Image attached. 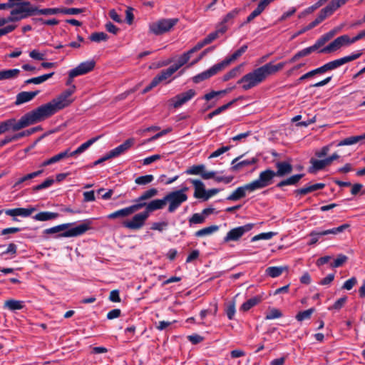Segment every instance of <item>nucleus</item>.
<instances>
[{"instance_id": "obj_40", "label": "nucleus", "mask_w": 365, "mask_h": 365, "mask_svg": "<svg viewBox=\"0 0 365 365\" xmlns=\"http://www.w3.org/2000/svg\"><path fill=\"white\" fill-rule=\"evenodd\" d=\"M219 227L217 225H212L210 227H205L203 229H201L195 232L196 237H203L205 235H210L213 233L214 232L218 230Z\"/></svg>"}, {"instance_id": "obj_6", "label": "nucleus", "mask_w": 365, "mask_h": 365, "mask_svg": "<svg viewBox=\"0 0 365 365\" xmlns=\"http://www.w3.org/2000/svg\"><path fill=\"white\" fill-rule=\"evenodd\" d=\"M165 204L168 202V212H173L182 202L187 200V196L183 190H176L168 193L165 197Z\"/></svg>"}, {"instance_id": "obj_28", "label": "nucleus", "mask_w": 365, "mask_h": 365, "mask_svg": "<svg viewBox=\"0 0 365 365\" xmlns=\"http://www.w3.org/2000/svg\"><path fill=\"white\" fill-rule=\"evenodd\" d=\"M247 48V46L246 45L242 46L241 48H240L238 50H237L235 52H234L229 58H227L220 63L222 68H225L226 66H227L231 62L237 60L240 56L244 53Z\"/></svg>"}, {"instance_id": "obj_12", "label": "nucleus", "mask_w": 365, "mask_h": 365, "mask_svg": "<svg viewBox=\"0 0 365 365\" xmlns=\"http://www.w3.org/2000/svg\"><path fill=\"white\" fill-rule=\"evenodd\" d=\"M252 227V224H247L244 226L232 229L227 232V235L224 238V241L225 242L230 241H237L245 232L251 230Z\"/></svg>"}, {"instance_id": "obj_26", "label": "nucleus", "mask_w": 365, "mask_h": 365, "mask_svg": "<svg viewBox=\"0 0 365 365\" xmlns=\"http://www.w3.org/2000/svg\"><path fill=\"white\" fill-rule=\"evenodd\" d=\"M39 93L38 91H23L17 94L15 104L21 105L22 103L29 102L31 101L37 94Z\"/></svg>"}, {"instance_id": "obj_2", "label": "nucleus", "mask_w": 365, "mask_h": 365, "mask_svg": "<svg viewBox=\"0 0 365 365\" xmlns=\"http://www.w3.org/2000/svg\"><path fill=\"white\" fill-rule=\"evenodd\" d=\"M37 7L29 1H16V5L10 11L9 21H19L28 17L36 15Z\"/></svg>"}, {"instance_id": "obj_38", "label": "nucleus", "mask_w": 365, "mask_h": 365, "mask_svg": "<svg viewBox=\"0 0 365 365\" xmlns=\"http://www.w3.org/2000/svg\"><path fill=\"white\" fill-rule=\"evenodd\" d=\"M4 306L5 307H7L9 309L12 311L21 309L24 307L23 302L14 299L6 301L4 303Z\"/></svg>"}, {"instance_id": "obj_7", "label": "nucleus", "mask_w": 365, "mask_h": 365, "mask_svg": "<svg viewBox=\"0 0 365 365\" xmlns=\"http://www.w3.org/2000/svg\"><path fill=\"white\" fill-rule=\"evenodd\" d=\"M196 95L197 92L194 89H189L178 93L168 100V106L173 108H178L192 99Z\"/></svg>"}, {"instance_id": "obj_27", "label": "nucleus", "mask_w": 365, "mask_h": 365, "mask_svg": "<svg viewBox=\"0 0 365 365\" xmlns=\"http://www.w3.org/2000/svg\"><path fill=\"white\" fill-rule=\"evenodd\" d=\"M191 182L195 187L194 196L196 198H202L205 200L206 190L203 182L199 180H192Z\"/></svg>"}, {"instance_id": "obj_11", "label": "nucleus", "mask_w": 365, "mask_h": 365, "mask_svg": "<svg viewBox=\"0 0 365 365\" xmlns=\"http://www.w3.org/2000/svg\"><path fill=\"white\" fill-rule=\"evenodd\" d=\"M148 218L147 213L142 212L135 215L130 220L124 221L123 225L130 230H139L145 225Z\"/></svg>"}, {"instance_id": "obj_61", "label": "nucleus", "mask_w": 365, "mask_h": 365, "mask_svg": "<svg viewBox=\"0 0 365 365\" xmlns=\"http://www.w3.org/2000/svg\"><path fill=\"white\" fill-rule=\"evenodd\" d=\"M168 225V223L167 222H165V221L158 222L153 223L150 228L153 230H158L159 232H163L164 230L166 229Z\"/></svg>"}, {"instance_id": "obj_13", "label": "nucleus", "mask_w": 365, "mask_h": 365, "mask_svg": "<svg viewBox=\"0 0 365 365\" xmlns=\"http://www.w3.org/2000/svg\"><path fill=\"white\" fill-rule=\"evenodd\" d=\"M91 222L87 220L83 223L66 231L65 232L61 234L59 236L64 237H70L81 235L91 229Z\"/></svg>"}, {"instance_id": "obj_37", "label": "nucleus", "mask_w": 365, "mask_h": 365, "mask_svg": "<svg viewBox=\"0 0 365 365\" xmlns=\"http://www.w3.org/2000/svg\"><path fill=\"white\" fill-rule=\"evenodd\" d=\"M53 74H54V73L52 72V73H50L48 74H44L41 76L32 78L26 80L25 81V83L26 84H30V83L40 84V83H42L43 82L46 81L48 78H51L53 76Z\"/></svg>"}, {"instance_id": "obj_24", "label": "nucleus", "mask_w": 365, "mask_h": 365, "mask_svg": "<svg viewBox=\"0 0 365 365\" xmlns=\"http://www.w3.org/2000/svg\"><path fill=\"white\" fill-rule=\"evenodd\" d=\"M36 210L35 207L29 208H16L6 210V214L9 216H23L28 217L31 215Z\"/></svg>"}, {"instance_id": "obj_62", "label": "nucleus", "mask_w": 365, "mask_h": 365, "mask_svg": "<svg viewBox=\"0 0 365 365\" xmlns=\"http://www.w3.org/2000/svg\"><path fill=\"white\" fill-rule=\"evenodd\" d=\"M317 49V46L315 44H314L310 47L302 49V51L297 52V53L299 58H302L309 55L310 53H312V52L315 51Z\"/></svg>"}, {"instance_id": "obj_21", "label": "nucleus", "mask_w": 365, "mask_h": 365, "mask_svg": "<svg viewBox=\"0 0 365 365\" xmlns=\"http://www.w3.org/2000/svg\"><path fill=\"white\" fill-rule=\"evenodd\" d=\"M139 207L140 205H136V204H135L128 207L117 210L113 213H110L108 215V218L114 219L117 217H125L129 216L139 210Z\"/></svg>"}, {"instance_id": "obj_36", "label": "nucleus", "mask_w": 365, "mask_h": 365, "mask_svg": "<svg viewBox=\"0 0 365 365\" xmlns=\"http://www.w3.org/2000/svg\"><path fill=\"white\" fill-rule=\"evenodd\" d=\"M191 54L192 53L188 51L179 57L175 64L171 66V67L175 69V72L189 61Z\"/></svg>"}, {"instance_id": "obj_43", "label": "nucleus", "mask_w": 365, "mask_h": 365, "mask_svg": "<svg viewBox=\"0 0 365 365\" xmlns=\"http://www.w3.org/2000/svg\"><path fill=\"white\" fill-rule=\"evenodd\" d=\"M333 14L331 9H329L328 6L322 9L319 13L317 17L315 19L319 24L322 22L326 18L331 16Z\"/></svg>"}, {"instance_id": "obj_48", "label": "nucleus", "mask_w": 365, "mask_h": 365, "mask_svg": "<svg viewBox=\"0 0 365 365\" xmlns=\"http://www.w3.org/2000/svg\"><path fill=\"white\" fill-rule=\"evenodd\" d=\"M3 72V78L4 80L6 79H13L16 78L20 73V70L17 68L4 70Z\"/></svg>"}, {"instance_id": "obj_22", "label": "nucleus", "mask_w": 365, "mask_h": 365, "mask_svg": "<svg viewBox=\"0 0 365 365\" xmlns=\"http://www.w3.org/2000/svg\"><path fill=\"white\" fill-rule=\"evenodd\" d=\"M277 172H275V176L283 177L289 175L292 172V165L286 161L277 162L275 164Z\"/></svg>"}, {"instance_id": "obj_15", "label": "nucleus", "mask_w": 365, "mask_h": 365, "mask_svg": "<svg viewBox=\"0 0 365 365\" xmlns=\"http://www.w3.org/2000/svg\"><path fill=\"white\" fill-rule=\"evenodd\" d=\"M361 53H354L326 63L328 71L334 70L346 63L351 62L359 58Z\"/></svg>"}, {"instance_id": "obj_64", "label": "nucleus", "mask_w": 365, "mask_h": 365, "mask_svg": "<svg viewBox=\"0 0 365 365\" xmlns=\"http://www.w3.org/2000/svg\"><path fill=\"white\" fill-rule=\"evenodd\" d=\"M263 11L257 7L247 18V20L241 25L244 26L245 24L251 22L255 18L260 15Z\"/></svg>"}, {"instance_id": "obj_8", "label": "nucleus", "mask_w": 365, "mask_h": 365, "mask_svg": "<svg viewBox=\"0 0 365 365\" xmlns=\"http://www.w3.org/2000/svg\"><path fill=\"white\" fill-rule=\"evenodd\" d=\"M275 172L272 170H266L260 173L258 179L250 182L253 190L264 188L271 184Z\"/></svg>"}, {"instance_id": "obj_49", "label": "nucleus", "mask_w": 365, "mask_h": 365, "mask_svg": "<svg viewBox=\"0 0 365 365\" xmlns=\"http://www.w3.org/2000/svg\"><path fill=\"white\" fill-rule=\"evenodd\" d=\"M333 34H334V32L329 31L328 33L322 36L314 43L317 46V48H319L324 44H325L328 41H329L331 38H332Z\"/></svg>"}, {"instance_id": "obj_47", "label": "nucleus", "mask_w": 365, "mask_h": 365, "mask_svg": "<svg viewBox=\"0 0 365 365\" xmlns=\"http://www.w3.org/2000/svg\"><path fill=\"white\" fill-rule=\"evenodd\" d=\"M259 302V298H258V297H254V298L250 299L249 300H247V302H245V303L242 304L240 309L244 312H247L250 309H251L252 307L257 304Z\"/></svg>"}, {"instance_id": "obj_60", "label": "nucleus", "mask_w": 365, "mask_h": 365, "mask_svg": "<svg viewBox=\"0 0 365 365\" xmlns=\"http://www.w3.org/2000/svg\"><path fill=\"white\" fill-rule=\"evenodd\" d=\"M53 182L54 180L52 178H48L46 180H44L42 183L34 187L33 190L34 191H38L44 188H47L52 185Z\"/></svg>"}, {"instance_id": "obj_54", "label": "nucleus", "mask_w": 365, "mask_h": 365, "mask_svg": "<svg viewBox=\"0 0 365 365\" xmlns=\"http://www.w3.org/2000/svg\"><path fill=\"white\" fill-rule=\"evenodd\" d=\"M205 167L204 165H193L187 170L186 173L190 175H200L205 170Z\"/></svg>"}, {"instance_id": "obj_57", "label": "nucleus", "mask_w": 365, "mask_h": 365, "mask_svg": "<svg viewBox=\"0 0 365 365\" xmlns=\"http://www.w3.org/2000/svg\"><path fill=\"white\" fill-rule=\"evenodd\" d=\"M349 0H332L327 6L334 13L337 9L344 5Z\"/></svg>"}, {"instance_id": "obj_34", "label": "nucleus", "mask_w": 365, "mask_h": 365, "mask_svg": "<svg viewBox=\"0 0 365 365\" xmlns=\"http://www.w3.org/2000/svg\"><path fill=\"white\" fill-rule=\"evenodd\" d=\"M58 216V214L56 212H41L36 214L34 218L38 221H48L56 219Z\"/></svg>"}, {"instance_id": "obj_20", "label": "nucleus", "mask_w": 365, "mask_h": 365, "mask_svg": "<svg viewBox=\"0 0 365 365\" xmlns=\"http://www.w3.org/2000/svg\"><path fill=\"white\" fill-rule=\"evenodd\" d=\"M246 191H254L250 183L237 188L231 195L227 197V200L230 201H237L246 195Z\"/></svg>"}, {"instance_id": "obj_50", "label": "nucleus", "mask_w": 365, "mask_h": 365, "mask_svg": "<svg viewBox=\"0 0 365 365\" xmlns=\"http://www.w3.org/2000/svg\"><path fill=\"white\" fill-rule=\"evenodd\" d=\"M314 309L311 308L307 310L300 312L296 315V319L299 322H302L304 319H308L311 317Z\"/></svg>"}, {"instance_id": "obj_56", "label": "nucleus", "mask_w": 365, "mask_h": 365, "mask_svg": "<svg viewBox=\"0 0 365 365\" xmlns=\"http://www.w3.org/2000/svg\"><path fill=\"white\" fill-rule=\"evenodd\" d=\"M282 316V313L281 312L280 310L275 309V308H272L267 314L265 319L267 320H271V319L279 318Z\"/></svg>"}, {"instance_id": "obj_53", "label": "nucleus", "mask_w": 365, "mask_h": 365, "mask_svg": "<svg viewBox=\"0 0 365 365\" xmlns=\"http://www.w3.org/2000/svg\"><path fill=\"white\" fill-rule=\"evenodd\" d=\"M71 225V224L69 223H67V224H62V225H58V226H56V227H51V228H48V229H46L44 232L46 233V234H54V233H57V232H59L61 231H63L65 230L66 229H67L69 226Z\"/></svg>"}, {"instance_id": "obj_17", "label": "nucleus", "mask_w": 365, "mask_h": 365, "mask_svg": "<svg viewBox=\"0 0 365 365\" xmlns=\"http://www.w3.org/2000/svg\"><path fill=\"white\" fill-rule=\"evenodd\" d=\"M222 69L223 68H222L220 63L215 64L210 69L195 76L193 78V81L195 83H198L205 79L210 78L211 76H214L215 74H216Z\"/></svg>"}, {"instance_id": "obj_58", "label": "nucleus", "mask_w": 365, "mask_h": 365, "mask_svg": "<svg viewBox=\"0 0 365 365\" xmlns=\"http://www.w3.org/2000/svg\"><path fill=\"white\" fill-rule=\"evenodd\" d=\"M274 235H275V233L273 232L261 233V234L254 236L252 238V242H255V241H257L259 240H269Z\"/></svg>"}, {"instance_id": "obj_18", "label": "nucleus", "mask_w": 365, "mask_h": 365, "mask_svg": "<svg viewBox=\"0 0 365 365\" xmlns=\"http://www.w3.org/2000/svg\"><path fill=\"white\" fill-rule=\"evenodd\" d=\"M135 143V139L133 138L127 139L123 143L109 152L110 157L115 158L129 150Z\"/></svg>"}, {"instance_id": "obj_1", "label": "nucleus", "mask_w": 365, "mask_h": 365, "mask_svg": "<svg viewBox=\"0 0 365 365\" xmlns=\"http://www.w3.org/2000/svg\"><path fill=\"white\" fill-rule=\"evenodd\" d=\"M285 64V62H282L277 65L272 64L271 63H266L252 72L245 75L237 81V83L242 84V87L245 91L251 89L264 81L269 75L282 70Z\"/></svg>"}, {"instance_id": "obj_63", "label": "nucleus", "mask_w": 365, "mask_h": 365, "mask_svg": "<svg viewBox=\"0 0 365 365\" xmlns=\"http://www.w3.org/2000/svg\"><path fill=\"white\" fill-rule=\"evenodd\" d=\"M226 314L229 319H232L235 314V302H230L226 308Z\"/></svg>"}, {"instance_id": "obj_19", "label": "nucleus", "mask_w": 365, "mask_h": 365, "mask_svg": "<svg viewBox=\"0 0 365 365\" xmlns=\"http://www.w3.org/2000/svg\"><path fill=\"white\" fill-rule=\"evenodd\" d=\"M9 121H11L10 128L14 131L19 130L25 127L34 124L31 118H29V113L22 116L18 122H16L15 119H9Z\"/></svg>"}, {"instance_id": "obj_39", "label": "nucleus", "mask_w": 365, "mask_h": 365, "mask_svg": "<svg viewBox=\"0 0 365 365\" xmlns=\"http://www.w3.org/2000/svg\"><path fill=\"white\" fill-rule=\"evenodd\" d=\"M235 101H236V100H233V101L227 103V104H225V105L217 108V109H215L212 112H211L209 114H207V116H206V118L211 119L214 116H215L217 115H219L220 113H221L222 112H223L224 110H225L228 108H230L233 104V103L235 102Z\"/></svg>"}, {"instance_id": "obj_32", "label": "nucleus", "mask_w": 365, "mask_h": 365, "mask_svg": "<svg viewBox=\"0 0 365 365\" xmlns=\"http://www.w3.org/2000/svg\"><path fill=\"white\" fill-rule=\"evenodd\" d=\"M324 186L325 185L324 183H317L305 187L298 189L295 192L297 194L304 195L315 190L322 189L324 187Z\"/></svg>"}, {"instance_id": "obj_14", "label": "nucleus", "mask_w": 365, "mask_h": 365, "mask_svg": "<svg viewBox=\"0 0 365 365\" xmlns=\"http://www.w3.org/2000/svg\"><path fill=\"white\" fill-rule=\"evenodd\" d=\"M136 205H140L139 210L143 207H145V210L144 212L147 213L149 217L150 212L163 209L165 205V201L163 197V199L153 200L148 203L136 204Z\"/></svg>"}, {"instance_id": "obj_59", "label": "nucleus", "mask_w": 365, "mask_h": 365, "mask_svg": "<svg viewBox=\"0 0 365 365\" xmlns=\"http://www.w3.org/2000/svg\"><path fill=\"white\" fill-rule=\"evenodd\" d=\"M348 259V257L344 255H339L337 258L331 264V267L333 268L341 267Z\"/></svg>"}, {"instance_id": "obj_45", "label": "nucleus", "mask_w": 365, "mask_h": 365, "mask_svg": "<svg viewBox=\"0 0 365 365\" xmlns=\"http://www.w3.org/2000/svg\"><path fill=\"white\" fill-rule=\"evenodd\" d=\"M360 140H361V138H360V135L351 136L340 141L338 143L337 146L350 145L355 144Z\"/></svg>"}, {"instance_id": "obj_4", "label": "nucleus", "mask_w": 365, "mask_h": 365, "mask_svg": "<svg viewBox=\"0 0 365 365\" xmlns=\"http://www.w3.org/2000/svg\"><path fill=\"white\" fill-rule=\"evenodd\" d=\"M178 22V19H161L149 25V31L159 36L170 31Z\"/></svg>"}, {"instance_id": "obj_9", "label": "nucleus", "mask_w": 365, "mask_h": 365, "mask_svg": "<svg viewBox=\"0 0 365 365\" xmlns=\"http://www.w3.org/2000/svg\"><path fill=\"white\" fill-rule=\"evenodd\" d=\"M348 227H349V224H344L338 227L324 230L322 232L312 231L309 233V236H310L311 239H310V241L308 242V245H313L316 244L319 241L320 237H322V236H324V235H329V234L336 235L339 232H343L344 230H346Z\"/></svg>"}, {"instance_id": "obj_41", "label": "nucleus", "mask_w": 365, "mask_h": 365, "mask_svg": "<svg viewBox=\"0 0 365 365\" xmlns=\"http://www.w3.org/2000/svg\"><path fill=\"white\" fill-rule=\"evenodd\" d=\"M108 38V36L104 32H95L91 34L89 39L93 42L106 41Z\"/></svg>"}, {"instance_id": "obj_42", "label": "nucleus", "mask_w": 365, "mask_h": 365, "mask_svg": "<svg viewBox=\"0 0 365 365\" xmlns=\"http://www.w3.org/2000/svg\"><path fill=\"white\" fill-rule=\"evenodd\" d=\"M333 14L331 9H329L328 6L322 9L319 13L317 17L315 19L319 24L322 22L326 18L331 16Z\"/></svg>"}, {"instance_id": "obj_10", "label": "nucleus", "mask_w": 365, "mask_h": 365, "mask_svg": "<svg viewBox=\"0 0 365 365\" xmlns=\"http://www.w3.org/2000/svg\"><path fill=\"white\" fill-rule=\"evenodd\" d=\"M351 44V38L348 35H342L335 38L328 46L323 48L321 53H331L339 50L340 48L344 46Z\"/></svg>"}, {"instance_id": "obj_29", "label": "nucleus", "mask_w": 365, "mask_h": 365, "mask_svg": "<svg viewBox=\"0 0 365 365\" xmlns=\"http://www.w3.org/2000/svg\"><path fill=\"white\" fill-rule=\"evenodd\" d=\"M158 191L156 188H151L145 191L138 199L135 200L136 204L147 203L146 200L156 196Z\"/></svg>"}, {"instance_id": "obj_30", "label": "nucleus", "mask_w": 365, "mask_h": 365, "mask_svg": "<svg viewBox=\"0 0 365 365\" xmlns=\"http://www.w3.org/2000/svg\"><path fill=\"white\" fill-rule=\"evenodd\" d=\"M175 72V69H173L171 66L165 70H163L158 75H157L154 78V81L156 82V84L158 85L160 83L167 80L170 78L174 73Z\"/></svg>"}, {"instance_id": "obj_5", "label": "nucleus", "mask_w": 365, "mask_h": 365, "mask_svg": "<svg viewBox=\"0 0 365 365\" xmlns=\"http://www.w3.org/2000/svg\"><path fill=\"white\" fill-rule=\"evenodd\" d=\"M56 113L54 106L50 101L36 109L28 113L33 123L41 122Z\"/></svg>"}, {"instance_id": "obj_46", "label": "nucleus", "mask_w": 365, "mask_h": 365, "mask_svg": "<svg viewBox=\"0 0 365 365\" xmlns=\"http://www.w3.org/2000/svg\"><path fill=\"white\" fill-rule=\"evenodd\" d=\"M62 14V9L60 8H51V9H38L37 8L36 11V15L41 14V15H54L57 14Z\"/></svg>"}, {"instance_id": "obj_31", "label": "nucleus", "mask_w": 365, "mask_h": 365, "mask_svg": "<svg viewBox=\"0 0 365 365\" xmlns=\"http://www.w3.org/2000/svg\"><path fill=\"white\" fill-rule=\"evenodd\" d=\"M43 173V170H38V171H35V172H33V173H29V174H26L24 176L20 178L14 185L13 187L16 188V187H19L20 185L24 183V182H26V181L28 180H30L38 175H40L41 173Z\"/></svg>"}, {"instance_id": "obj_23", "label": "nucleus", "mask_w": 365, "mask_h": 365, "mask_svg": "<svg viewBox=\"0 0 365 365\" xmlns=\"http://www.w3.org/2000/svg\"><path fill=\"white\" fill-rule=\"evenodd\" d=\"M241 158L242 156L237 157L232 161V171L237 172L240 170L242 168L253 165L257 162V160L255 158L239 161Z\"/></svg>"}, {"instance_id": "obj_25", "label": "nucleus", "mask_w": 365, "mask_h": 365, "mask_svg": "<svg viewBox=\"0 0 365 365\" xmlns=\"http://www.w3.org/2000/svg\"><path fill=\"white\" fill-rule=\"evenodd\" d=\"M72 101H73L71 98H67L62 95H59L58 97L53 99L51 102L57 112L68 106L72 103Z\"/></svg>"}, {"instance_id": "obj_33", "label": "nucleus", "mask_w": 365, "mask_h": 365, "mask_svg": "<svg viewBox=\"0 0 365 365\" xmlns=\"http://www.w3.org/2000/svg\"><path fill=\"white\" fill-rule=\"evenodd\" d=\"M304 177V174H297L292 175L287 179L279 182L277 184V187H281L285 185H291L297 184L302 178Z\"/></svg>"}, {"instance_id": "obj_51", "label": "nucleus", "mask_w": 365, "mask_h": 365, "mask_svg": "<svg viewBox=\"0 0 365 365\" xmlns=\"http://www.w3.org/2000/svg\"><path fill=\"white\" fill-rule=\"evenodd\" d=\"M241 68H242V65L232 68L231 71H230L228 73H227L223 76V81H227L231 78L236 77L240 73Z\"/></svg>"}, {"instance_id": "obj_16", "label": "nucleus", "mask_w": 365, "mask_h": 365, "mask_svg": "<svg viewBox=\"0 0 365 365\" xmlns=\"http://www.w3.org/2000/svg\"><path fill=\"white\" fill-rule=\"evenodd\" d=\"M96 66L93 60L81 63L77 67L72 69L73 76H81L92 71Z\"/></svg>"}, {"instance_id": "obj_3", "label": "nucleus", "mask_w": 365, "mask_h": 365, "mask_svg": "<svg viewBox=\"0 0 365 365\" xmlns=\"http://www.w3.org/2000/svg\"><path fill=\"white\" fill-rule=\"evenodd\" d=\"M100 138H101V136L99 135V136H97V137H95V138H93L88 140L86 143L81 145L76 150H75L73 152H70L69 149H67L63 152H61V153L53 155V157L50 158L49 159L43 161L41 163V166L45 167L47 165H50L51 164L56 163L57 162H59V161H61L63 159L68 158L69 157H73V156L80 155L81 153L84 152L86 150H87L91 145H93Z\"/></svg>"}, {"instance_id": "obj_52", "label": "nucleus", "mask_w": 365, "mask_h": 365, "mask_svg": "<svg viewBox=\"0 0 365 365\" xmlns=\"http://www.w3.org/2000/svg\"><path fill=\"white\" fill-rule=\"evenodd\" d=\"M153 179H154L153 175H146L138 177L135 180V182L138 185H145L150 183L153 180Z\"/></svg>"}, {"instance_id": "obj_35", "label": "nucleus", "mask_w": 365, "mask_h": 365, "mask_svg": "<svg viewBox=\"0 0 365 365\" xmlns=\"http://www.w3.org/2000/svg\"><path fill=\"white\" fill-rule=\"evenodd\" d=\"M287 269V267H269L266 269L265 272L269 277L274 278L281 275L283 271Z\"/></svg>"}, {"instance_id": "obj_44", "label": "nucleus", "mask_w": 365, "mask_h": 365, "mask_svg": "<svg viewBox=\"0 0 365 365\" xmlns=\"http://www.w3.org/2000/svg\"><path fill=\"white\" fill-rule=\"evenodd\" d=\"M310 163H312V166L309 169V173H314L315 170H322L325 166H327L324 160H319L311 159Z\"/></svg>"}, {"instance_id": "obj_55", "label": "nucleus", "mask_w": 365, "mask_h": 365, "mask_svg": "<svg viewBox=\"0 0 365 365\" xmlns=\"http://www.w3.org/2000/svg\"><path fill=\"white\" fill-rule=\"evenodd\" d=\"M205 217L202 213H195L189 220L190 224H200L205 222Z\"/></svg>"}]
</instances>
